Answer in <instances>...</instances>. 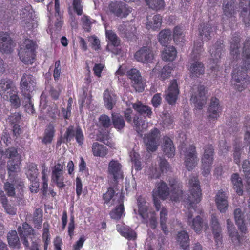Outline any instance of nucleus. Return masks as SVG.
<instances>
[{"instance_id":"f257e3e1","label":"nucleus","mask_w":250,"mask_h":250,"mask_svg":"<svg viewBox=\"0 0 250 250\" xmlns=\"http://www.w3.org/2000/svg\"><path fill=\"white\" fill-rule=\"evenodd\" d=\"M199 183L197 177H191L189 181L190 194L185 196L183 199V202L189 209L187 213L188 224L197 233L202 230L206 224L200 216L194 215L196 205L201 200V190Z\"/></svg>"},{"instance_id":"f03ea898","label":"nucleus","mask_w":250,"mask_h":250,"mask_svg":"<svg viewBox=\"0 0 250 250\" xmlns=\"http://www.w3.org/2000/svg\"><path fill=\"white\" fill-rule=\"evenodd\" d=\"M169 185L170 187L171 199L174 201H179L183 200L185 196L183 195L182 185L180 181L177 179L171 178L169 180ZM170 194L169 188L167 184L162 181L158 183L156 188L153 191V202L157 211L161 208V204L158 197L163 200L166 199Z\"/></svg>"},{"instance_id":"7ed1b4c3","label":"nucleus","mask_w":250,"mask_h":250,"mask_svg":"<svg viewBox=\"0 0 250 250\" xmlns=\"http://www.w3.org/2000/svg\"><path fill=\"white\" fill-rule=\"evenodd\" d=\"M242 54L244 59L241 70L237 71L235 75V89L240 92L246 88L250 83L247 74V71L250 69V38H247L244 43Z\"/></svg>"},{"instance_id":"20e7f679","label":"nucleus","mask_w":250,"mask_h":250,"mask_svg":"<svg viewBox=\"0 0 250 250\" xmlns=\"http://www.w3.org/2000/svg\"><path fill=\"white\" fill-rule=\"evenodd\" d=\"M104 203L110 205L118 204L116 208L111 211L110 215L112 219L118 220L124 215V196L119 190L115 191L112 188H109L107 192L103 194Z\"/></svg>"},{"instance_id":"39448f33","label":"nucleus","mask_w":250,"mask_h":250,"mask_svg":"<svg viewBox=\"0 0 250 250\" xmlns=\"http://www.w3.org/2000/svg\"><path fill=\"white\" fill-rule=\"evenodd\" d=\"M108 178L110 187L117 191V186L120 180L124 178L122 167L118 161L112 160L108 164Z\"/></svg>"},{"instance_id":"423d86ee","label":"nucleus","mask_w":250,"mask_h":250,"mask_svg":"<svg viewBox=\"0 0 250 250\" xmlns=\"http://www.w3.org/2000/svg\"><path fill=\"white\" fill-rule=\"evenodd\" d=\"M208 89L202 84L194 85L191 89V98L192 103L195 104L197 109H201L206 103Z\"/></svg>"},{"instance_id":"0eeeda50","label":"nucleus","mask_w":250,"mask_h":250,"mask_svg":"<svg viewBox=\"0 0 250 250\" xmlns=\"http://www.w3.org/2000/svg\"><path fill=\"white\" fill-rule=\"evenodd\" d=\"M36 43L32 40L26 39L21 45L18 55L20 60L25 64H32L35 56Z\"/></svg>"},{"instance_id":"6e6552de","label":"nucleus","mask_w":250,"mask_h":250,"mask_svg":"<svg viewBox=\"0 0 250 250\" xmlns=\"http://www.w3.org/2000/svg\"><path fill=\"white\" fill-rule=\"evenodd\" d=\"M8 181H7L4 184V190L8 196L14 197L13 204L15 206L22 205L24 201L22 197H15L16 188L18 187L20 189H22L23 187L24 184L21 179L16 178H9Z\"/></svg>"},{"instance_id":"1a4fd4ad","label":"nucleus","mask_w":250,"mask_h":250,"mask_svg":"<svg viewBox=\"0 0 250 250\" xmlns=\"http://www.w3.org/2000/svg\"><path fill=\"white\" fill-rule=\"evenodd\" d=\"M223 41L220 40L217 41L214 44L210 47L209 50L210 54L209 65L210 69L212 71H219V67L217 63L223 52Z\"/></svg>"},{"instance_id":"9d476101","label":"nucleus","mask_w":250,"mask_h":250,"mask_svg":"<svg viewBox=\"0 0 250 250\" xmlns=\"http://www.w3.org/2000/svg\"><path fill=\"white\" fill-rule=\"evenodd\" d=\"M181 153H183L184 155V163L186 168L189 171L194 168L199 161L195 147L189 145L187 147L182 148Z\"/></svg>"},{"instance_id":"9b49d317","label":"nucleus","mask_w":250,"mask_h":250,"mask_svg":"<svg viewBox=\"0 0 250 250\" xmlns=\"http://www.w3.org/2000/svg\"><path fill=\"white\" fill-rule=\"evenodd\" d=\"M108 8L111 13L120 18L126 17L132 11V8L118 0L110 2Z\"/></svg>"},{"instance_id":"f8f14e48","label":"nucleus","mask_w":250,"mask_h":250,"mask_svg":"<svg viewBox=\"0 0 250 250\" xmlns=\"http://www.w3.org/2000/svg\"><path fill=\"white\" fill-rule=\"evenodd\" d=\"M20 89L22 95H31L36 85L35 78L30 74H23L20 81Z\"/></svg>"},{"instance_id":"ddd939ff","label":"nucleus","mask_w":250,"mask_h":250,"mask_svg":"<svg viewBox=\"0 0 250 250\" xmlns=\"http://www.w3.org/2000/svg\"><path fill=\"white\" fill-rule=\"evenodd\" d=\"M159 130L154 128L150 133L144 138V142L148 151L153 152L157 149L159 145Z\"/></svg>"},{"instance_id":"4468645a","label":"nucleus","mask_w":250,"mask_h":250,"mask_svg":"<svg viewBox=\"0 0 250 250\" xmlns=\"http://www.w3.org/2000/svg\"><path fill=\"white\" fill-rule=\"evenodd\" d=\"M127 76L131 80L133 86L137 91L142 92L144 90L145 83L139 70L135 68L131 69L127 71Z\"/></svg>"},{"instance_id":"2eb2a0df","label":"nucleus","mask_w":250,"mask_h":250,"mask_svg":"<svg viewBox=\"0 0 250 250\" xmlns=\"http://www.w3.org/2000/svg\"><path fill=\"white\" fill-rule=\"evenodd\" d=\"M235 224L238 226V228L241 232V235L238 234V232H235V240H237L239 244L243 243V241L246 239V237L245 235L247 232V228L246 224L245 222L242 214H240L239 216H236L237 214H240L241 209L240 208L235 209Z\"/></svg>"},{"instance_id":"dca6fc26","label":"nucleus","mask_w":250,"mask_h":250,"mask_svg":"<svg viewBox=\"0 0 250 250\" xmlns=\"http://www.w3.org/2000/svg\"><path fill=\"white\" fill-rule=\"evenodd\" d=\"M134 58L139 62L148 63L152 62L154 54L150 47L145 46L141 47L135 53Z\"/></svg>"},{"instance_id":"f3484780","label":"nucleus","mask_w":250,"mask_h":250,"mask_svg":"<svg viewBox=\"0 0 250 250\" xmlns=\"http://www.w3.org/2000/svg\"><path fill=\"white\" fill-rule=\"evenodd\" d=\"M179 89L176 80L171 81L167 90L166 91L165 99L170 105H174L179 94Z\"/></svg>"},{"instance_id":"a211bd4d","label":"nucleus","mask_w":250,"mask_h":250,"mask_svg":"<svg viewBox=\"0 0 250 250\" xmlns=\"http://www.w3.org/2000/svg\"><path fill=\"white\" fill-rule=\"evenodd\" d=\"M65 136L67 142L71 141L75 137L77 143L80 146L82 145L84 142V135L80 126L76 128L73 126L69 127L65 133Z\"/></svg>"},{"instance_id":"6ab92c4d","label":"nucleus","mask_w":250,"mask_h":250,"mask_svg":"<svg viewBox=\"0 0 250 250\" xmlns=\"http://www.w3.org/2000/svg\"><path fill=\"white\" fill-rule=\"evenodd\" d=\"M17 89L14 82L7 79L0 80V95L4 99H7L11 93Z\"/></svg>"},{"instance_id":"aec40b11","label":"nucleus","mask_w":250,"mask_h":250,"mask_svg":"<svg viewBox=\"0 0 250 250\" xmlns=\"http://www.w3.org/2000/svg\"><path fill=\"white\" fill-rule=\"evenodd\" d=\"M14 47V42L7 33H0V52L4 53H10L12 52Z\"/></svg>"},{"instance_id":"412c9836","label":"nucleus","mask_w":250,"mask_h":250,"mask_svg":"<svg viewBox=\"0 0 250 250\" xmlns=\"http://www.w3.org/2000/svg\"><path fill=\"white\" fill-rule=\"evenodd\" d=\"M106 36L109 40L111 44H108L106 47V50L108 51H111L115 54L119 53L120 50L117 48H112L113 47L118 46L120 44V40L117 37V35L112 30L106 31Z\"/></svg>"},{"instance_id":"4be33fe9","label":"nucleus","mask_w":250,"mask_h":250,"mask_svg":"<svg viewBox=\"0 0 250 250\" xmlns=\"http://www.w3.org/2000/svg\"><path fill=\"white\" fill-rule=\"evenodd\" d=\"M118 30L121 36L127 38L130 41H135L136 39V28L133 26L127 27L124 23L118 25Z\"/></svg>"},{"instance_id":"5701e85b","label":"nucleus","mask_w":250,"mask_h":250,"mask_svg":"<svg viewBox=\"0 0 250 250\" xmlns=\"http://www.w3.org/2000/svg\"><path fill=\"white\" fill-rule=\"evenodd\" d=\"M104 104L109 110L112 109L116 104L117 96L115 93L109 89L104 90L103 93Z\"/></svg>"},{"instance_id":"b1692460","label":"nucleus","mask_w":250,"mask_h":250,"mask_svg":"<svg viewBox=\"0 0 250 250\" xmlns=\"http://www.w3.org/2000/svg\"><path fill=\"white\" fill-rule=\"evenodd\" d=\"M218 209L222 213L225 212L227 209L228 202L225 192L219 190L218 191L215 199Z\"/></svg>"},{"instance_id":"393cba45","label":"nucleus","mask_w":250,"mask_h":250,"mask_svg":"<svg viewBox=\"0 0 250 250\" xmlns=\"http://www.w3.org/2000/svg\"><path fill=\"white\" fill-rule=\"evenodd\" d=\"M146 28L148 29L158 30L160 28L162 24V18L160 15H156L152 17L151 16L146 18Z\"/></svg>"},{"instance_id":"a878e982","label":"nucleus","mask_w":250,"mask_h":250,"mask_svg":"<svg viewBox=\"0 0 250 250\" xmlns=\"http://www.w3.org/2000/svg\"><path fill=\"white\" fill-rule=\"evenodd\" d=\"M220 110L221 107L219 105V100L216 98H211L209 107L208 108V117L213 119L217 118Z\"/></svg>"},{"instance_id":"bb28decb","label":"nucleus","mask_w":250,"mask_h":250,"mask_svg":"<svg viewBox=\"0 0 250 250\" xmlns=\"http://www.w3.org/2000/svg\"><path fill=\"white\" fill-rule=\"evenodd\" d=\"M164 153L167 157H173L175 155V147L171 139L167 136L163 138V145L162 146Z\"/></svg>"},{"instance_id":"cd10ccee","label":"nucleus","mask_w":250,"mask_h":250,"mask_svg":"<svg viewBox=\"0 0 250 250\" xmlns=\"http://www.w3.org/2000/svg\"><path fill=\"white\" fill-rule=\"evenodd\" d=\"M189 71L191 77H199L204 74L205 67L202 62L195 61L191 63Z\"/></svg>"},{"instance_id":"c85d7f7f","label":"nucleus","mask_w":250,"mask_h":250,"mask_svg":"<svg viewBox=\"0 0 250 250\" xmlns=\"http://www.w3.org/2000/svg\"><path fill=\"white\" fill-rule=\"evenodd\" d=\"M133 108L140 115L144 117L150 118L152 112L150 107L143 104L140 102L136 103L133 104Z\"/></svg>"},{"instance_id":"c756f323","label":"nucleus","mask_w":250,"mask_h":250,"mask_svg":"<svg viewBox=\"0 0 250 250\" xmlns=\"http://www.w3.org/2000/svg\"><path fill=\"white\" fill-rule=\"evenodd\" d=\"M177 240L180 246L183 250H187L189 247V238L185 231H181L177 234Z\"/></svg>"},{"instance_id":"7c9ffc66","label":"nucleus","mask_w":250,"mask_h":250,"mask_svg":"<svg viewBox=\"0 0 250 250\" xmlns=\"http://www.w3.org/2000/svg\"><path fill=\"white\" fill-rule=\"evenodd\" d=\"M212 32V27L210 23H207L200 24V27L199 28V33L202 40H210V33Z\"/></svg>"},{"instance_id":"2f4dec72","label":"nucleus","mask_w":250,"mask_h":250,"mask_svg":"<svg viewBox=\"0 0 250 250\" xmlns=\"http://www.w3.org/2000/svg\"><path fill=\"white\" fill-rule=\"evenodd\" d=\"M117 229L122 236L126 239L131 240L136 237V233L127 226L117 225Z\"/></svg>"},{"instance_id":"473e14b6","label":"nucleus","mask_w":250,"mask_h":250,"mask_svg":"<svg viewBox=\"0 0 250 250\" xmlns=\"http://www.w3.org/2000/svg\"><path fill=\"white\" fill-rule=\"evenodd\" d=\"M21 6L20 16L22 19L33 18L34 11L31 5L27 2H22Z\"/></svg>"},{"instance_id":"72a5a7b5","label":"nucleus","mask_w":250,"mask_h":250,"mask_svg":"<svg viewBox=\"0 0 250 250\" xmlns=\"http://www.w3.org/2000/svg\"><path fill=\"white\" fill-rule=\"evenodd\" d=\"M177 51L172 46L166 47L162 53V57L163 60L166 62L172 61L176 57Z\"/></svg>"},{"instance_id":"f704fd0d","label":"nucleus","mask_w":250,"mask_h":250,"mask_svg":"<svg viewBox=\"0 0 250 250\" xmlns=\"http://www.w3.org/2000/svg\"><path fill=\"white\" fill-rule=\"evenodd\" d=\"M20 163L19 159L10 160L7 163V170L9 178H15L16 172L19 169Z\"/></svg>"},{"instance_id":"c9c22d12","label":"nucleus","mask_w":250,"mask_h":250,"mask_svg":"<svg viewBox=\"0 0 250 250\" xmlns=\"http://www.w3.org/2000/svg\"><path fill=\"white\" fill-rule=\"evenodd\" d=\"M92 150L95 156L104 157L107 154L106 147L97 142L93 144Z\"/></svg>"},{"instance_id":"e433bc0d","label":"nucleus","mask_w":250,"mask_h":250,"mask_svg":"<svg viewBox=\"0 0 250 250\" xmlns=\"http://www.w3.org/2000/svg\"><path fill=\"white\" fill-rule=\"evenodd\" d=\"M55 133V129L53 125L49 124L47 125L45 130L44 136L42 139V143L44 144L50 143L53 139Z\"/></svg>"},{"instance_id":"4c0bfd02","label":"nucleus","mask_w":250,"mask_h":250,"mask_svg":"<svg viewBox=\"0 0 250 250\" xmlns=\"http://www.w3.org/2000/svg\"><path fill=\"white\" fill-rule=\"evenodd\" d=\"M160 210V225L162 228V229L164 232L165 234H167L168 231L167 229V227L166 226V222L167 220V216L168 211L164 207H161L160 209L159 210Z\"/></svg>"},{"instance_id":"58836bf2","label":"nucleus","mask_w":250,"mask_h":250,"mask_svg":"<svg viewBox=\"0 0 250 250\" xmlns=\"http://www.w3.org/2000/svg\"><path fill=\"white\" fill-rule=\"evenodd\" d=\"M171 40V32L169 29L161 31L159 34V41L163 46H166Z\"/></svg>"},{"instance_id":"ea45409f","label":"nucleus","mask_w":250,"mask_h":250,"mask_svg":"<svg viewBox=\"0 0 250 250\" xmlns=\"http://www.w3.org/2000/svg\"><path fill=\"white\" fill-rule=\"evenodd\" d=\"M17 230L21 239L22 237H28V235L33 234L34 232L33 228L26 222L23 223L22 227H19Z\"/></svg>"},{"instance_id":"a19ab883","label":"nucleus","mask_w":250,"mask_h":250,"mask_svg":"<svg viewBox=\"0 0 250 250\" xmlns=\"http://www.w3.org/2000/svg\"><path fill=\"white\" fill-rule=\"evenodd\" d=\"M9 246L13 248L19 247L20 245L19 238L16 230H11L9 232L7 236Z\"/></svg>"},{"instance_id":"79ce46f5","label":"nucleus","mask_w":250,"mask_h":250,"mask_svg":"<svg viewBox=\"0 0 250 250\" xmlns=\"http://www.w3.org/2000/svg\"><path fill=\"white\" fill-rule=\"evenodd\" d=\"M26 174L30 181H39L38 179V171L35 164H32L28 166Z\"/></svg>"},{"instance_id":"37998d69","label":"nucleus","mask_w":250,"mask_h":250,"mask_svg":"<svg viewBox=\"0 0 250 250\" xmlns=\"http://www.w3.org/2000/svg\"><path fill=\"white\" fill-rule=\"evenodd\" d=\"M234 0H224L223 10L225 15L228 17H232L234 13Z\"/></svg>"},{"instance_id":"c03bdc74","label":"nucleus","mask_w":250,"mask_h":250,"mask_svg":"<svg viewBox=\"0 0 250 250\" xmlns=\"http://www.w3.org/2000/svg\"><path fill=\"white\" fill-rule=\"evenodd\" d=\"M112 123L114 127L121 130L125 126V122L122 116L119 114L113 113L112 114Z\"/></svg>"},{"instance_id":"a18cd8bd","label":"nucleus","mask_w":250,"mask_h":250,"mask_svg":"<svg viewBox=\"0 0 250 250\" xmlns=\"http://www.w3.org/2000/svg\"><path fill=\"white\" fill-rule=\"evenodd\" d=\"M214 149L211 145H208L205 148L203 156L202 158V162H207L213 163Z\"/></svg>"},{"instance_id":"49530a36","label":"nucleus","mask_w":250,"mask_h":250,"mask_svg":"<svg viewBox=\"0 0 250 250\" xmlns=\"http://www.w3.org/2000/svg\"><path fill=\"white\" fill-rule=\"evenodd\" d=\"M24 97L23 104L25 110L29 114H33L35 110L33 104L31 101V95H23Z\"/></svg>"},{"instance_id":"de8ad7c7","label":"nucleus","mask_w":250,"mask_h":250,"mask_svg":"<svg viewBox=\"0 0 250 250\" xmlns=\"http://www.w3.org/2000/svg\"><path fill=\"white\" fill-rule=\"evenodd\" d=\"M6 100H9L11 105L15 108H17L21 106V101L18 95L17 89L14 92L11 93Z\"/></svg>"},{"instance_id":"09e8293b","label":"nucleus","mask_w":250,"mask_h":250,"mask_svg":"<svg viewBox=\"0 0 250 250\" xmlns=\"http://www.w3.org/2000/svg\"><path fill=\"white\" fill-rule=\"evenodd\" d=\"M203 43L201 42H194L193 50L192 53V57L193 59H197L203 52Z\"/></svg>"},{"instance_id":"8fccbe9b","label":"nucleus","mask_w":250,"mask_h":250,"mask_svg":"<svg viewBox=\"0 0 250 250\" xmlns=\"http://www.w3.org/2000/svg\"><path fill=\"white\" fill-rule=\"evenodd\" d=\"M42 217V212L41 209H36L33 214V221L35 224V227L37 229L41 228Z\"/></svg>"},{"instance_id":"3c124183","label":"nucleus","mask_w":250,"mask_h":250,"mask_svg":"<svg viewBox=\"0 0 250 250\" xmlns=\"http://www.w3.org/2000/svg\"><path fill=\"white\" fill-rule=\"evenodd\" d=\"M133 123L136 131L139 134L142 135V133L144 132V130L146 128V125L141 121V120L138 116H136L134 118Z\"/></svg>"},{"instance_id":"603ef678","label":"nucleus","mask_w":250,"mask_h":250,"mask_svg":"<svg viewBox=\"0 0 250 250\" xmlns=\"http://www.w3.org/2000/svg\"><path fill=\"white\" fill-rule=\"evenodd\" d=\"M184 35L183 33L182 28L180 27L176 26L173 30V40L175 42H182L184 41Z\"/></svg>"},{"instance_id":"864d4df0","label":"nucleus","mask_w":250,"mask_h":250,"mask_svg":"<svg viewBox=\"0 0 250 250\" xmlns=\"http://www.w3.org/2000/svg\"><path fill=\"white\" fill-rule=\"evenodd\" d=\"M212 228L213 233L214 234V239L217 245H219L221 241V228L220 224L213 225L211 226Z\"/></svg>"},{"instance_id":"5fc2aeb1","label":"nucleus","mask_w":250,"mask_h":250,"mask_svg":"<svg viewBox=\"0 0 250 250\" xmlns=\"http://www.w3.org/2000/svg\"><path fill=\"white\" fill-rule=\"evenodd\" d=\"M146 2L153 9H160L164 6V0H162V1L159 0H146Z\"/></svg>"},{"instance_id":"6e6d98bb","label":"nucleus","mask_w":250,"mask_h":250,"mask_svg":"<svg viewBox=\"0 0 250 250\" xmlns=\"http://www.w3.org/2000/svg\"><path fill=\"white\" fill-rule=\"evenodd\" d=\"M138 211L140 215L144 219H146L148 216L147 213V207L145 204H143L140 202V200L138 199Z\"/></svg>"},{"instance_id":"4d7b16f0","label":"nucleus","mask_w":250,"mask_h":250,"mask_svg":"<svg viewBox=\"0 0 250 250\" xmlns=\"http://www.w3.org/2000/svg\"><path fill=\"white\" fill-rule=\"evenodd\" d=\"M248 4L249 13L247 17H243V21L246 26L250 25V0H240L239 6L243 7L244 5L247 6V4Z\"/></svg>"},{"instance_id":"13d9d810","label":"nucleus","mask_w":250,"mask_h":250,"mask_svg":"<svg viewBox=\"0 0 250 250\" xmlns=\"http://www.w3.org/2000/svg\"><path fill=\"white\" fill-rule=\"evenodd\" d=\"M64 167L62 164L58 163L52 168L51 177L63 175Z\"/></svg>"},{"instance_id":"bf43d9fd","label":"nucleus","mask_w":250,"mask_h":250,"mask_svg":"<svg viewBox=\"0 0 250 250\" xmlns=\"http://www.w3.org/2000/svg\"><path fill=\"white\" fill-rule=\"evenodd\" d=\"M4 154L7 157L11 159V160H17V159H18V154L17 148L15 147H11L7 149L4 152Z\"/></svg>"},{"instance_id":"052dcab7","label":"nucleus","mask_w":250,"mask_h":250,"mask_svg":"<svg viewBox=\"0 0 250 250\" xmlns=\"http://www.w3.org/2000/svg\"><path fill=\"white\" fill-rule=\"evenodd\" d=\"M21 118V116L19 113H11L7 119V121L12 125L18 124Z\"/></svg>"},{"instance_id":"680f3d73","label":"nucleus","mask_w":250,"mask_h":250,"mask_svg":"<svg viewBox=\"0 0 250 250\" xmlns=\"http://www.w3.org/2000/svg\"><path fill=\"white\" fill-rule=\"evenodd\" d=\"M99 123L104 128H108L111 125L110 118L106 115H102L99 118Z\"/></svg>"},{"instance_id":"e2e57ef3","label":"nucleus","mask_w":250,"mask_h":250,"mask_svg":"<svg viewBox=\"0 0 250 250\" xmlns=\"http://www.w3.org/2000/svg\"><path fill=\"white\" fill-rule=\"evenodd\" d=\"M33 21V18H27L22 19L21 21V25L24 27L25 30H30L34 27Z\"/></svg>"},{"instance_id":"0e129e2a","label":"nucleus","mask_w":250,"mask_h":250,"mask_svg":"<svg viewBox=\"0 0 250 250\" xmlns=\"http://www.w3.org/2000/svg\"><path fill=\"white\" fill-rule=\"evenodd\" d=\"M159 167L160 170L163 173H167L170 168L169 163L165 159L159 158Z\"/></svg>"},{"instance_id":"69168bd1","label":"nucleus","mask_w":250,"mask_h":250,"mask_svg":"<svg viewBox=\"0 0 250 250\" xmlns=\"http://www.w3.org/2000/svg\"><path fill=\"white\" fill-rule=\"evenodd\" d=\"M82 21L83 22V28L85 31L87 32L90 31V25L93 22L95 21L94 20H91L89 17L84 15L82 18Z\"/></svg>"},{"instance_id":"338daca9","label":"nucleus","mask_w":250,"mask_h":250,"mask_svg":"<svg viewBox=\"0 0 250 250\" xmlns=\"http://www.w3.org/2000/svg\"><path fill=\"white\" fill-rule=\"evenodd\" d=\"M52 181L56 184L57 186L60 189L63 188L65 187V184L63 182L64 176H58L51 177Z\"/></svg>"},{"instance_id":"774afa93","label":"nucleus","mask_w":250,"mask_h":250,"mask_svg":"<svg viewBox=\"0 0 250 250\" xmlns=\"http://www.w3.org/2000/svg\"><path fill=\"white\" fill-rule=\"evenodd\" d=\"M212 163V162H202V174L204 176L206 177L209 174Z\"/></svg>"}]
</instances>
